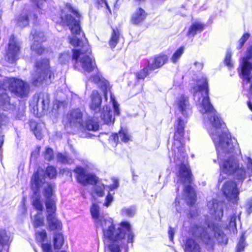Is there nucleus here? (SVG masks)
<instances>
[{"label":"nucleus","instance_id":"33","mask_svg":"<svg viewBox=\"0 0 252 252\" xmlns=\"http://www.w3.org/2000/svg\"><path fill=\"white\" fill-rule=\"evenodd\" d=\"M57 174L56 169L53 166H48L46 169V175L50 178H54Z\"/></svg>","mask_w":252,"mask_h":252},{"label":"nucleus","instance_id":"1","mask_svg":"<svg viewBox=\"0 0 252 252\" xmlns=\"http://www.w3.org/2000/svg\"><path fill=\"white\" fill-rule=\"evenodd\" d=\"M194 99L199 102L198 109L204 115L205 123L211 125L209 133L216 146L218 159L220 160L221 170L219 182L225 178L223 174H235L239 180L244 179L246 175L252 176V159L247 158V169L239 168L237 159L232 153L238 148L237 140L232 138L220 120L211 104L208 96L206 78L203 77L197 81V86L192 90Z\"/></svg>","mask_w":252,"mask_h":252},{"label":"nucleus","instance_id":"51","mask_svg":"<svg viewBox=\"0 0 252 252\" xmlns=\"http://www.w3.org/2000/svg\"><path fill=\"white\" fill-rule=\"evenodd\" d=\"M30 127H31V129L33 131L35 129H36L38 126L37 125V124L35 123V122H31V124H30Z\"/></svg>","mask_w":252,"mask_h":252},{"label":"nucleus","instance_id":"4","mask_svg":"<svg viewBox=\"0 0 252 252\" xmlns=\"http://www.w3.org/2000/svg\"><path fill=\"white\" fill-rule=\"evenodd\" d=\"M91 213L97 227L102 229L105 240L112 243L108 245V248L111 252H120V244L122 243L126 234L127 235V242H132L134 235L128 221H122L119 225H116L112 219L100 215L99 207L95 204H93Z\"/></svg>","mask_w":252,"mask_h":252},{"label":"nucleus","instance_id":"61","mask_svg":"<svg viewBox=\"0 0 252 252\" xmlns=\"http://www.w3.org/2000/svg\"><path fill=\"white\" fill-rule=\"evenodd\" d=\"M61 252H64V251H62Z\"/></svg>","mask_w":252,"mask_h":252},{"label":"nucleus","instance_id":"25","mask_svg":"<svg viewBox=\"0 0 252 252\" xmlns=\"http://www.w3.org/2000/svg\"><path fill=\"white\" fill-rule=\"evenodd\" d=\"M120 38V32L118 29H113L110 39L109 40V46L111 48H114L118 44Z\"/></svg>","mask_w":252,"mask_h":252},{"label":"nucleus","instance_id":"9","mask_svg":"<svg viewBox=\"0 0 252 252\" xmlns=\"http://www.w3.org/2000/svg\"><path fill=\"white\" fill-rule=\"evenodd\" d=\"M45 187L44 195L46 199L47 220L49 226L52 230L61 229L62 223L60 220L57 219L55 216L56 207L55 200L52 197L53 195L52 186L46 184Z\"/></svg>","mask_w":252,"mask_h":252},{"label":"nucleus","instance_id":"7","mask_svg":"<svg viewBox=\"0 0 252 252\" xmlns=\"http://www.w3.org/2000/svg\"><path fill=\"white\" fill-rule=\"evenodd\" d=\"M31 188L33 190L34 193L32 198V204L34 208L41 212L44 209V205L42 197L39 194V191L40 188H43L42 194L44 196V191L45 186L46 184L52 186L53 192H54V186L51 184L45 182V178L43 173L42 171L38 170L32 177L31 181ZM53 195L54 194L53 193ZM54 199L53 195L52 197ZM46 201V197H44Z\"/></svg>","mask_w":252,"mask_h":252},{"label":"nucleus","instance_id":"41","mask_svg":"<svg viewBox=\"0 0 252 252\" xmlns=\"http://www.w3.org/2000/svg\"><path fill=\"white\" fill-rule=\"evenodd\" d=\"M250 37V34L249 33H245L242 37L240 38V39L239 41V48H241L245 42L248 39V38Z\"/></svg>","mask_w":252,"mask_h":252},{"label":"nucleus","instance_id":"42","mask_svg":"<svg viewBox=\"0 0 252 252\" xmlns=\"http://www.w3.org/2000/svg\"><path fill=\"white\" fill-rule=\"evenodd\" d=\"M98 8L105 7L110 12V9L106 0H97Z\"/></svg>","mask_w":252,"mask_h":252},{"label":"nucleus","instance_id":"37","mask_svg":"<svg viewBox=\"0 0 252 252\" xmlns=\"http://www.w3.org/2000/svg\"><path fill=\"white\" fill-rule=\"evenodd\" d=\"M54 157V153L53 150L51 148H48L46 149L44 153V158L47 160H51Z\"/></svg>","mask_w":252,"mask_h":252},{"label":"nucleus","instance_id":"23","mask_svg":"<svg viewBox=\"0 0 252 252\" xmlns=\"http://www.w3.org/2000/svg\"><path fill=\"white\" fill-rule=\"evenodd\" d=\"M49 103V95L46 93L40 94L37 102V107H41L43 111L45 110L48 108Z\"/></svg>","mask_w":252,"mask_h":252},{"label":"nucleus","instance_id":"16","mask_svg":"<svg viewBox=\"0 0 252 252\" xmlns=\"http://www.w3.org/2000/svg\"><path fill=\"white\" fill-rule=\"evenodd\" d=\"M210 213L215 216L216 219H220L223 216L222 203L213 199L207 204Z\"/></svg>","mask_w":252,"mask_h":252},{"label":"nucleus","instance_id":"45","mask_svg":"<svg viewBox=\"0 0 252 252\" xmlns=\"http://www.w3.org/2000/svg\"><path fill=\"white\" fill-rule=\"evenodd\" d=\"M41 247L43 252H52L51 246L48 244H41Z\"/></svg>","mask_w":252,"mask_h":252},{"label":"nucleus","instance_id":"60","mask_svg":"<svg viewBox=\"0 0 252 252\" xmlns=\"http://www.w3.org/2000/svg\"><path fill=\"white\" fill-rule=\"evenodd\" d=\"M176 210H177V211H179V210H178V208H176Z\"/></svg>","mask_w":252,"mask_h":252},{"label":"nucleus","instance_id":"11","mask_svg":"<svg viewBox=\"0 0 252 252\" xmlns=\"http://www.w3.org/2000/svg\"><path fill=\"white\" fill-rule=\"evenodd\" d=\"M9 89L17 96L23 97L28 95L30 88L29 84L22 80L10 78L9 79Z\"/></svg>","mask_w":252,"mask_h":252},{"label":"nucleus","instance_id":"40","mask_svg":"<svg viewBox=\"0 0 252 252\" xmlns=\"http://www.w3.org/2000/svg\"><path fill=\"white\" fill-rule=\"evenodd\" d=\"M231 52L228 51L225 56V63L226 65L229 67H231L233 66V63L231 61Z\"/></svg>","mask_w":252,"mask_h":252},{"label":"nucleus","instance_id":"22","mask_svg":"<svg viewBox=\"0 0 252 252\" xmlns=\"http://www.w3.org/2000/svg\"><path fill=\"white\" fill-rule=\"evenodd\" d=\"M204 25L200 22H193L189 29L187 32L188 36H194L198 32H200L204 30Z\"/></svg>","mask_w":252,"mask_h":252},{"label":"nucleus","instance_id":"50","mask_svg":"<svg viewBox=\"0 0 252 252\" xmlns=\"http://www.w3.org/2000/svg\"><path fill=\"white\" fill-rule=\"evenodd\" d=\"M169 238L171 241H172L173 240L174 235V231L173 229L170 227L168 231Z\"/></svg>","mask_w":252,"mask_h":252},{"label":"nucleus","instance_id":"15","mask_svg":"<svg viewBox=\"0 0 252 252\" xmlns=\"http://www.w3.org/2000/svg\"><path fill=\"white\" fill-rule=\"evenodd\" d=\"M33 39L34 40L33 44L31 46V49L32 52H35L38 55L41 54L44 49L41 46L40 42L44 40V36L43 32L37 33L35 31L31 32Z\"/></svg>","mask_w":252,"mask_h":252},{"label":"nucleus","instance_id":"59","mask_svg":"<svg viewBox=\"0 0 252 252\" xmlns=\"http://www.w3.org/2000/svg\"><path fill=\"white\" fill-rule=\"evenodd\" d=\"M33 154H33V153H32V157H33Z\"/></svg>","mask_w":252,"mask_h":252},{"label":"nucleus","instance_id":"21","mask_svg":"<svg viewBox=\"0 0 252 252\" xmlns=\"http://www.w3.org/2000/svg\"><path fill=\"white\" fill-rule=\"evenodd\" d=\"M146 16L145 11L141 8H139L133 13L131 19V22L134 24H138L142 22Z\"/></svg>","mask_w":252,"mask_h":252},{"label":"nucleus","instance_id":"36","mask_svg":"<svg viewBox=\"0 0 252 252\" xmlns=\"http://www.w3.org/2000/svg\"><path fill=\"white\" fill-rule=\"evenodd\" d=\"M70 59V56L68 52L61 54L59 57V61L61 63H65Z\"/></svg>","mask_w":252,"mask_h":252},{"label":"nucleus","instance_id":"39","mask_svg":"<svg viewBox=\"0 0 252 252\" xmlns=\"http://www.w3.org/2000/svg\"><path fill=\"white\" fill-rule=\"evenodd\" d=\"M122 212L124 215L131 217L134 215L135 210L131 208H124L122 209Z\"/></svg>","mask_w":252,"mask_h":252},{"label":"nucleus","instance_id":"54","mask_svg":"<svg viewBox=\"0 0 252 252\" xmlns=\"http://www.w3.org/2000/svg\"><path fill=\"white\" fill-rule=\"evenodd\" d=\"M248 106L250 109L252 111V104L251 102H248Z\"/></svg>","mask_w":252,"mask_h":252},{"label":"nucleus","instance_id":"6","mask_svg":"<svg viewBox=\"0 0 252 252\" xmlns=\"http://www.w3.org/2000/svg\"><path fill=\"white\" fill-rule=\"evenodd\" d=\"M83 113L79 109L72 110L64 119L65 126L80 130L87 129L96 131L98 130V121L94 118L89 119L85 122V125L83 124Z\"/></svg>","mask_w":252,"mask_h":252},{"label":"nucleus","instance_id":"47","mask_svg":"<svg viewBox=\"0 0 252 252\" xmlns=\"http://www.w3.org/2000/svg\"><path fill=\"white\" fill-rule=\"evenodd\" d=\"M31 0L33 3L36 4L37 6L39 8H41V6L45 2V0Z\"/></svg>","mask_w":252,"mask_h":252},{"label":"nucleus","instance_id":"10","mask_svg":"<svg viewBox=\"0 0 252 252\" xmlns=\"http://www.w3.org/2000/svg\"><path fill=\"white\" fill-rule=\"evenodd\" d=\"M74 172L76 174L77 179L79 183L84 186L96 184L94 187L96 194L99 196L104 195V186L97 182V178L94 174L87 173L86 170L80 166L77 167L74 169Z\"/></svg>","mask_w":252,"mask_h":252},{"label":"nucleus","instance_id":"58","mask_svg":"<svg viewBox=\"0 0 252 252\" xmlns=\"http://www.w3.org/2000/svg\"><path fill=\"white\" fill-rule=\"evenodd\" d=\"M2 249V247H1V246H0V252H1Z\"/></svg>","mask_w":252,"mask_h":252},{"label":"nucleus","instance_id":"19","mask_svg":"<svg viewBox=\"0 0 252 252\" xmlns=\"http://www.w3.org/2000/svg\"><path fill=\"white\" fill-rule=\"evenodd\" d=\"M91 103L90 108L96 112L100 110V106L102 102V98L96 91H93L91 95Z\"/></svg>","mask_w":252,"mask_h":252},{"label":"nucleus","instance_id":"53","mask_svg":"<svg viewBox=\"0 0 252 252\" xmlns=\"http://www.w3.org/2000/svg\"><path fill=\"white\" fill-rule=\"evenodd\" d=\"M72 12L73 13V14H74V15H75L76 16V17H79V16H80V14H79V13L77 12V10H72Z\"/></svg>","mask_w":252,"mask_h":252},{"label":"nucleus","instance_id":"24","mask_svg":"<svg viewBox=\"0 0 252 252\" xmlns=\"http://www.w3.org/2000/svg\"><path fill=\"white\" fill-rule=\"evenodd\" d=\"M29 13V11L26 10L16 18V24L18 27L22 28L28 25Z\"/></svg>","mask_w":252,"mask_h":252},{"label":"nucleus","instance_id":"13","mask_svg":"<svg viewBox=\"0 0 252 252\" xmlns=\"http://www.w3.org/2000/svg\"><path fill=\"white\" fill-rule=\"evenodd\" d=\"M222 191L226 199L233 203L239 199V192L236 183L232 181L226 182L222 187Z\"/></svg>","mask_w":252,"mask_h":252},{"label":"nucleus","instance_id":"48","mask_svg":"<svg viewBox=\"0 0 252 252\" xmlns=\"http://www.w3.org/2000/svg\"><path fill=\"white\" fill-rule=\"evenodd\" d=\"M246 208L249 214L252 212V198L248 201L246 205Z\"/></svg>","mask_w":252,"mask_h":252},{"label":"nucleus","instance_id":"49","mask_svg":"<svg viewBox=\"0 0 252 252\" xmlns=\"http://www.w3.org/2000/svg\"><path fill=\"white\" fill-rule=\"evenodd\" d=\"M33 132L37 139H40L42 138V133L41 130L38 127L36 129L34 130Z\"/></svg>","mask_w":252,"mask_h":252},{"label":"nucleus","instance_id":"38","mask_svg":"<svg viewBox=\"0 0 252 252\" xmlns=\"http://www.w3.org/2000/svg\"><path fill=\"white\" fill-rule=\"evenodd\" d=\"M111 101L112 103L115 113L116 115H119L120 114L119 105L118 103L116 102V100L115 99L114 96L112 94H111Z\"/></svg>","mask_w":252,"mask_h":252},{"label":"nucleus","instance_id":"12","mask_svg":"<svg viewBox=\"0 0 252 252\" xmlns=\"http://www.w3.org/2000/svg\"><path fill=\"white\" fill-rule=\"evenodd\" d=\"M252 58V46L248 49L246 56L242 59L241 63L243 78L247 83L251 82L252 79V64L249 62V60Z\"/></svg>","mask_w":252,"mask_h":252},{"label":"nucleus","instance_id":"3","mask_svg":"<svg viewBox=\"0 0 252 252\" xmlns=\"http://www.w3.org/2000/svg\"><path fill=\"white\" fill-rule=\"evenodd\" d=\"M63 21L70 26L72 35L69 37V43L72 46L82 47L81 49L73 50L72 61L74 67L78 70L82 69L85 72H94L95 75L90 77L89 80L94 82L103 92L107 99V93L110 90L108 81L98 72L94 61L89 56L91 52L88 41L85 37L80 39L77 35H80L81 28L78 21L70 15L63 17Z\"/></svg>","mask_w":252,"mask_h":252},{"label":"nucleus","instance_id":"5","mask_svg":"<svg viewBox=\"0 0 252 252\" xmlns=\"http://www.w3.org/2000/svg\"><path fill=\"white\" fill-rule=\"evenodd\" d=\"M192 234L201 239L211 247L214 244L213 237H215L219 243L226 245L227 243V237L213 223L207 224L206 229L201 226L194 225L191 227Z\"/></svg>","mask_w":252,"mask_h":252},{"label":"nucleus","instance_id":"20","mask_svg":"<svg viewBox=\"0 0 252 252\" xmlns=\"http://www.w3.org/2000/svg\"><path fill=\"white\" fill-rule=\"evenodd\" d=\"M184 251L185 252H201V248L196 240L188 238L186 240Z\"/></svg>","mask_w":252,"mask_h":252},{"label":"nucleus","instance_id":"29","mask_svg":"<svg viewBox=\"0 0 252 252\" xmlns=\"http://www.w3.org/2000/svg\"><path fill=\"white\" fill-rule=\"evenodd\" d=\"M64 239L61 233H57L54 238V244L55 249H60L63 244Z\"/></svg>","mask_w":252,"mask_h":252},{"label":"nucleus","instance_id":"8","mask_svg":"<svg viewBox=\"0 0 252 252\" xmlns=\"http://www.w3.org/2000/svg\"><path fill=\"white\" fill-rule=\"evenodd\" d=\"M34 72L32 74V81L34 86H38L43 82L48 84L51 82L54 75L51 72L48 59L38 61L35 64Z\"/></svg>","mask_w":252,"mask_h":252},{"label":"nucleus","instance_id":"35","mask_svg":"<svg viewBox=\"0 0 252 252\" xmlns=\"http://www.w3.org/2000/svg\"><path fill=\"white\" fill-rule=\"evenodd\" d=\"M245 246V238L244 235H242L237 244L236 252H242L244 251Z\"/></svg>","mask_w":252,"mask_h":252},{"label":"nucleus","instance_id":"56","mask_svg":"<svg viewBox=\"0 0 252 252\" xmlns=\"http://www.w3.org/2000/svg\"><path fill=\"white\" fill-rule=\"evenodd\" d=\"M178 203L179 204V202L178 201V198H177L175 201V205L177 206Z\"/></svg>","mask_w":252,"mask_h":252},{"label":"nucleus","instance_id":"57","mask_svg":"<svg viewBox=\"0 0 252 252\" xmlns=\"http://www.w3.org/2000/svg\"><path fill=\"white\" fill-rule=\"evenodd\" d=\"M33 18L34 19H36L37 18V16H36L35 14L33 15Z\"/></svg>","mask_w":252,"mask_h":252},{"label":"nucleus","instance_id":"17","mask_svg":"<svg viewBox=\"0 0 252 252\" xmlns=\"http://www.w3.org/2000/svg\"><path fill=\"white\" fill-rule=\"evenodd\" d=\"M119 138L123 142H127L131 140V136L126 130L120 131L118 134L113 133L109 138V142L112 146L115 147L117 145Z\"/></svg>","mask_w":252,"mask_h":252},{"label":"nucleus","instance_id":"14","mask_svg":"<svg viewBox=\"0 0 252 252\" xmlns=\"http://www.w3.org/2000/svg\"><path fill=\"white\" fill-rule=\"evenodd\" d=\"M20 47L18 43L15 40L13 37H11L9 40L8 48L6 51L5 59L9 63H13L17 59Z\"/></svg>","mask_w":252,"mask_h":252},{"label":"nucleus","instance_id":"32","mask_svg":"<svg viewBox=\"0 0 252 252\" xmlns=\"http://www.w3.org/2000/svg\"><path fill=\"white\" fill-rule=\"evenodd\" d=\"M58 159L59 161L64 163H71L73 160L66 155L59 154L58 155Z\"/></svg>","mask_w":252,"mask_h":252},{"label":"nucleus","instance_id":"44","mask_svg":"<svg viewBox=\"0 0 252 252\" xmlns=\"http://www.w3.org/2000/svg\"><path fill=\"white\" fill-rule=\"evenodd\" d=\"M113 200V195L109 193L106 198V202L104 204V205L108 207Z\"/></svg>","mask_w":252,"mask_h":252},{"label":"nucleus","instance_id":"34","mask_svg":"<svg viewBox=\"0 0 252 252\" xmlns=\"http://www.w3.org/2000/svg\"><path fill=\"white\" fill-rule=\"evenodd\" d=\"M46 232L44 230L37 231L36 233V239L38 242H43L46 239Z\"/></svg>","mask_w":252,"mask_h":252},{"label":"nucleus","instance_id":"18","mask_svg":"<svg viewBox=\"0 0 252 252\" xmlns=\"http://www.w3.org/2000/svg\"><path fill=\"white\" fill-rule=\"evenodd\" d=\"M168 60L166 55H160L147 61V66L150 71H153L161 67Z\"/></svg>","mask_w":252,"mask_h":252},{"label":"nucleus","instance_id":"43","mask_svg":"<svg viewBox=\"0 0 252 252\" xmlns=\"http://www.w3.org/2000/svg\"><path fill=\"white\" fill-rule=\"evenodd\" d=\"M236 216L235 214L230 217L229 222V227L230 228L236 227Z\"/></svg>","mask_w":252,"mask_h":252},{"label":"nucleus","instance_id":"27","mask_svg":"<svg viewBox=\"0 0 252 252\" xmlns=\"http://www.w3.org/2000/svg\"><path fill=\"white\" fill-rule=\"evenodd\" d=\"M10 242V236L5 229L0 228V246L3 248L8 245Z\"/></svg>","mask_w":252,"mask_h":252},{"label":"nucleus","instance_id":"55","mask_svg":"<svg viewBox=\"0 0 252 252\" xmlns=\"http://www.w3.org/2000/svg\"><path fill=\"white\" fill-rule=\"evenodd\" d=\"M250 92L252 94V83L250 86Z\"/></svg>","mask_w":252,"mask_h":252},{"label":"nucleus","instance_id":"26","mask_svg":"<svg viewBox=\"0 0 252 252\" xmlns=\"http://www.w3.org/2000/svg\"><path fill=\"white\" fill-rule=\"evenodd\" d=\"M100 117L104 123L107 124L111 123L112 115L110 114V109L109 107L105 106L103 108V110L101 113Z\"/></svg>","mask_w":252,"mask_h":252},{"label":"nucleus","instance_id":"31","mask_svg":"<svg viewBox=\"0 0 252 252\" xmlns=\"http://www.w3.org/2000/svg\"><path fill=\"white\" fill-rule=\"evenodd\" d=\"M184 48L183 47L178 49L173 55L171 60L173 63H176L183 55Z\"/></svg>","mask_w":252,"mask_h":252},{"label":"nucleus","instance_id":"52","mask_svg":"<svg viewBox=\"0 0 252 252\" xmlns=\"http://www.w3.org/2000/svg\"><path fill=\"white\" fill-rule=\"evenodd\" d=\"M194 65L197 67L198 69H201L203 67V63H202L195 62Z\"/></svg>","mask_w":252,"mask_h":252},{"label":"nucleus","instance_id":"46","mask_svg":"<svg viewBox=\"0 0 252 252\" xmlns=\"http://www.w3.org/2000/svg\"><path fill=\"white\" fill-rule=\"evenodd\" d=\"M119 187L118 181L115 179H113V184L111 186H108L110 190H113L117 189Z\"/></svg>","mask_w":252,"mask_h":252},{"label":"nucleus","instance_id":"30","mask_svg":"<svg viewBox=\"0 0 252 252\" xmlns=\"http://www.w3.org/2000/svg\"><path fill=\"white\" fill-rule=\"evenodd\" d=\"M151 71H150L149 69V67H148L147 63L146 66L137 73V78L138 79H144Z\"/></svg>","mask_w":252,"mask_h":252},{"label":"nucleus","instance_id":"28","mask_svg":"<svg viewBox=\"0 0 252 252\" xmlns=\"http://www.w3.org/2000/svg\"><path fill=\"white\" fill-rule=\"evenodd\" d=\"M33 224L34 227H38L44 225V218L42 212H38L36 215L34 216Z\"/></svg>","mask_w":252,"mask_h":252},{"label":"nucleus","instance_id":"2","mask_svg":"<svg viewBox=\"0 0 252 252\" xmlns=\"http://www.w3.org/2000/svg\"><path fill=\"white\" fill-rule=\"evenodd\" d=\"M178 120L175 125L174 142L172 151L174 152V159L179 168L178 177L179 182L184 186V197L187 203L192 205L195 201V193L194 190L188 185L192 181L190 169L184 163L186 154L185 151L184 144L181 141V138L184 134L185 121L180 116L181 113L183 118H186L190 113V109L188 98L181 95L176 102Z\"/></svg>","mask_w":252,"mask_h":252}]
</instances>
